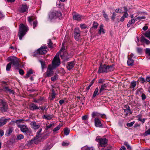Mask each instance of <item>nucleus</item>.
I'll use <instances>...</instances> for the list:
<instances>
[{
	"instance_id": "nucleus-21",
	"label": "nucleus",
	"mask_w": 150,
	"mask_h": 150,
	"mask_svg": "<svg viewBox=\"0 0 150 150\" xmlns=\"http://www.w3.org/2000/svg\"><path fill=\"white\" fill-rule=\"evenodd\" d=\"M52 93L50 96L49 97V99L50 100H52L55 98V96L56 95L55 93V91L54 89H53L52 90Z\"/></svg>"
},
{
	"instance_id": "nucleus-4",
	"label": "nucleus",
	"mask_w": 150,
	"mask_h": 150,
	"mask_svg": "<svg viewBox=\"0 0 150 150\" xmlns=\"http://www.w3.org/2000/svg\"><path fill=\"white\" fill-rule=\"evenodd\" d=\"M47 46L45 45L42 46L40 48L37 50V51L34 52L33 56L35 57L38 54L43 55L46 54L47 52Z\"/></svg>"
},
{
	"instance_id": "nucleus-61",
	"label": "nucleus",
	"mask_w": 150,
	"mask_h": 150,
	"mask_svg": "<svg viewBox=\"0 0 150 150\" xmlns=\"http://www.w3.org/2000/svg\"><path fill=\"white\" fill-rule=\"evenodd\" d=\"M19 72L21 75H23L24 74V72L23 70L21 69H19Z\"/></svg>"
},
{
	"instance_id": "nucleus-44",
	"label": "nucleus",
	"mask_w": 150,
	"mask_h": 150,
	"mask_svg": "<svg viewBox=\"0 0 150 150\" xmlns=\"http://www.w3.org/2000/svg\"><path fill=\"white\" fill-rule=\"evenodd\" d=\"M11 64L10 62L8 63L6 67V70L7 71H9L10 70V69L11 67Z\"/></svg>"
},
{
	"instance_id": "nucleus-29",
	"label": "nucleus",
	"mask_w": 150,
	"mask_h": 150,
	"mask_svg": "<svg viewBox=\"0 0 150 150\" xmlns=\"http://www.w3.org/2000/svg\"><path fill=\"white\" fill-rule=\"evenodd\" d=\"M16 124L17 125V127H18V125H19V124L21 123H25V120L23 119H18L16 120Z\"/></svg>"
},
{
	"instance_id": "nucleus-33",
	"label": "nucleus",
	"mask_w": 150,
	"mask_h": 150,
	"mask_svg": "<svg viewBox=\"0 0 150 150\" xmlns=\"http://www.w3.org/2000/svg\"><path fill=\"white\" fill-rule=\"evenodd\" d=\"M136 85V81H133L131 82V85L130 88L132 89L134 88Z\"/></svg>"
},
{
	"instance_id": "nucleus-35",
	"label": "nucleus",
	"mask_w": 150,
	"mask_h": 150,
	"mask_svg": "<svg viewBox=\"0 0 150 150\" xmlns=\"http://www.w3.org/2000/svg\"><path fill=\"white\" fill-rule=\"evenodd\" d=\"M43 117L45 119H46L47 120H50L52 117V116L50 115H44L43 116Z\"/></svg>"
},
{
	"instance_id": "nucleus-42",
	"label": "nucleus",
	"mask_w": 150,
	"mask_h": 150,
	"mask_svg": "<svg viewBox=\"0 0 150 150\" xmlns=\"http://www.w3.org/2000/svg\"><path fill=\"white\" fill-rule=\"evenodd\" d=\"M124 144L126 146L127 149H128V150H131V146L128 144V143L127 142H124Z\"/></svg>"
},
{
	"instance_id": "nucleus-22",
	"label": "nucleus",
	"mask_w": 150,
	"mask_h": 150,
	"mask_svg": "<svg viewBox=\"0 0 150 150\" xmlns=\"http://www.w3.org/2000/svg\"><path fill=\"white\" fill-rule=\"evenodd\" d=\"M55 13L53 11L50 12L49 15V18L52 20L53 19L56 18V16H55Z\"/></svg>"
},
{
	"instance_id": "nucleus-47",
	"label": "nucleus",
	"mask_w": 150,
	"mask_h": 150,
	"mask_svg": "<svg viewBox=\"0 0 150 150\" xmlns=\"http://www.w3.org/2000/svg\"><path fill=\"white\" fill-rule=\"evenodd\" d=\"M62 125H58L53 130V132H56L57 131L59 130L60 128L61 127Z\"/></svg>"
},
{
	"instance_id": "nucleus-55",
	"label": "nucleus",
	"mask_w": 150,
	"mask_h": 150,
	"mask_svg": "<svg viewBox=\"0 0 150 150\" xmlns=\"http://www.w3.org/2000/svg\"><path fill=\"white\" fill-rule=\"evenodd\" d=\"M37 24L38 22L37 21H35L33 22V28H35L37 26Z\"/></svg>"
},
{
	"instance_id": "nucleus-51",
	"label": "nucleus",
	"mask_w": 150,
	"mask_h": 150,
	"mask_svg": "<svg viewBox=\"0 0 150 150\" xmlns=\"http://www.w3.org/2000/svg\"><path fill=\"white\" fill-rule=\"evenodd\" d=\"M99 115V113L96 112H93L92 114V116L93 117H94L96 116H98Z\"/></svg>"
},
{
	"instance_id": "nucleus-58",
	"label": "nucleus",
	"mask_w": 150,
	"mask_h": 150,
	"mask_svg": "<svg viewBox=\"0 0 150 150\" xmlns=\"http://www.w3.org/2000/svg\"><path fill=\"white\" fill-rule=\"evenodd\" d=\"M9 89L8 87H4L3 88L2 90L5 92H8Z\"/></svg>"
},
{
	"instance_id": "nucleus-19",
	"label": "nucleus",
	"mask_w": 150,
	"mask_h": 150,
	"mask_svg": "<svg viewBox=\"0 0 150 150\" xmlns=\"http://www.w3.org/2000/svg\"><path fill=\"white\" fill-rule=\"evenodd\" d=\"M73 18L74 20L80 21L83 18V17L79 14H76L73 16Z\"/></svg>"
},
{
	"instance_id": "nucleus-31",
	"label": "nucleus",
	"mask_w": 150,
	"mask_h": 150,
	"mask_svg": "<svg viewBox=\"0 0 150 150\" xmlns=\"http://www.w3.org/2000/svg\"><path fill=\"white\" fill-rule=\"evenodd\" d=\"M103 25L102 24L100 25V29L99 30V33L100 35L101 33H102L104 34L105 33L104 30L103 28Z\"/></svg>"
},
{
	"instance_id": "nucleus-59",
	"label": "nucleus",
	"mask_w": 150,
	"mask_h": 150,
	"mask_svg": "<svg viewBox=\"0 0 150 150\" xmlns=\"http://www.w3.org/2000/svg\"><path fill=\"white\" fill-rule=\"evenodd\" d=\"M134 123V122H131L130 123H127V125L129 127H131L133 126Z\"/></svg>"
},
{
	"instance_id": "nucleus-57",
	"label": "nucleus",
	"mask_w": 150,
	"mask_h": 150,
	"mask_svg": "<svg viewBox=\"0 0 150 150\" xmlns=\"http://www.w3.org/2000/svg\"><path fill=\"white\" fill-rule=\"evenodd\" d=\"M9 89L8 87H4L3 88L2 90L5 92H8Z\"/></svg>"
},
{
	"instance_id": "nucleus-48",
	"label": "nucleus",
	"mask_w": 150,
	"mask_h": 150,
	"mask_svg": "<svg viewBox=\"0 0 150 150\" xmlns=\"http://www.w3.org/2000/svg\"><path fill=\"white\" fill-rule=\"evenodd\" d=\"M24 136L22 134H19L17 136V139L18 140H21L24 138Z\"/></svg>"
},
{
	"instance_id": "nucleus-12",
	"label": "nucleus",
	"mask_w": 150,
	"mask_h": 150,
	"mask_svg": "<svg viewBox=\"0 0 150 150\" xmlns=\"http://www.w3.org/2000/svg\"><path fill=\"white\" fill-rule=\"evenodd\" d=\"M60 57L64 61H67L69 59V55L67 52H64L62 54H61V53H60Z\"/></svg>"
},
{
	"instance_id": "nucleus-1",
	"label": "nucleus",
	"mask_w": 150,
	"mask_h": 150,
	"mask_svg": "<svg viewBox=\"0 0 150 150\" xmlns=\"http://www.w3.org/2000/svg\"><path fill=\"white\" fill-rule=\"evenodd\" d=\"M28 30V28L27 26H25L23 23L20 24L19 27V32L18 34L20 40H22V38L26 34Z\"/></svg>"
},
{
	"instance_id": "nucleus-41",
	"label": "nucleus",
	"mask_w": 150,
	"mask_h": 150,
	"mask_svg": "<svg viewBox=\"0 0 150 150\" xmlns=\"http://www.w3.org/2000/svg\"><path fill=\"white\" fill-rule=\"evenodd\" d=\"M58 75L57 74H55L53 76L51 77V79L52 81H54L57 79Z\"/></svg>"
},
{
	"instance_id": "nucleus-43",
	"label": "nucleus",
	"mask_w": 150,
	"mask_h": 150,
	"mask_svg": "<svg viewBox=\"0 0 150 150\" xmlns=\"http://www.w3.org/2000/svg\"><path fill=\"white\" fill-rule=\"evenodd\" d=\"M116 15L117 14L115 12H114L113 13L112 15L111 16V19L113 21H114Z\"/></svg>"
},
{
	"instance_id": "nucleus-50",
	"label": "nucleus",
	"mask_w": 150,
	"mask_h": 150,
	"mask_svg": "<svg viewBox=\"0 0 150 150\" xmlns=\"http://www.w3.org/2000/svg\"><path fill=\"white\" fill-rule=\"evenodd\" d=\"M98 24L97 22L94 21L93 25V27L95 28H97L98 27Z\"/></svg>"
},
{
	"instance_id": "nucleus-15",
	"label": "nucleus",
	"mask_w": 150,
	"mask_h": 150,
	"mask_svg": "<svg viewBox=\"0 0 150 150\" xmlns=\"http://www.w3.org/2000/svg\"><path fill=\"white\" fill-rule=\"evenodd\" d=\"M75 63L74 61L68 62L67 65V68L69 70H70L74 66Z\"/></svg>"
},
{
	"instance_id": "nucleus-32",
	"label": "nucleus",
	"mask_w": 150,
	"mask_h": 150,
	"mask_svg": "<svg viewBox=\"0 0 150 150\" xmlns=\"http://www.w3.org/2000/svg\"><path fill=\"white\" fill-rule=\"evenodd\" d=\"M102 13H103V17L105 18V20L107 21H108L109 20V19L108 17V16L105 13V11L104 10H103L102 11Z\"/></svg>"
},
{
	"instance_id": "nucleus-52",
	"label": "nucleus",
	"mask_w": 150,
	"mask_h": 150,
	"mask_svg": "<svg viewBox=\"0 0 150 150\" xmlns=\"http://www.w3.org/2000/svg\"><path fill=\"white\" fill-rule=\"evenodd\" d=\"M145 18H146V17L145 16H141V17L138 16V17H137V18H135V20L136 21H137L138 20H140L142 19H145Z\"/></svg>"
},
{
	"instance_id": "nucleus-56",
	"label": "nucleus",
	"mask_w": 150,
	"mask_h": 150,
	"mask_svg": "<svg viewBox=\"0 0 150 150\" xmlns=\"http://www.w3.org/2000/svg\"><path fill=\"white\" fill-rule=\"evenodd\" d=\"M9 89L8 87H4L3 88L2 90L5 92H8Z\"/></svg>"
},
{
	"instance_id": "nucleus-39",
	"label": "nucleus",
	"mask_w": 150,
	"mask_h": 150,
	"mask_svg": "<svg viewBox=\"0 0 150 150\" xmlns=\"http://www.w3.org/2000/svg\"><path fill=\"white\" fill-rule=\"evenodd\" d=\"M95 79H94L92 80V81L91 82L90 84L86 88V90H88L91 87L94 81H95Z\"/></svg>"
},
{
	"instance_id": "nucleus-38",
	"label": "nucleus",
	"mask_w": 150,
	"mask_h": 150,
	"mask_svg": "<svg viewBox=\"0 0 150 150\" xmlns=\"http://www.w3.org/2000/svg\"><path fill=\"white\" fill-rule=\"evenodd\" d=\"M70 130L68 128L66 127L64 129V133L65 135H68L69 133Z\"/></svg>"
},
{
	"instance_id": "nucleus-3",
	"label": "nucleus",
	"mask_w": 150,
	"mask_h": 150,
	"mask_svg": "<svg viewBox=\"0 0 150 150\" xmlns=\"http://www.w3.org/2000/svg\"><path fill=\"white\" fill-rule=\"evenodd\" d=\"M7 60L8 61L10 62V63L15 67L17 68L20 66L19 59L16 57L13 56L9 57L8 58Z\"/></svg>"
},
{
	"instance_id": "nucleus-8",
	"label": "nucleus",
	"mask_w": 150,
	"mask_h": 150,
	"mask_svg": "<svg viewBox=\"0 0 150 150\" xmlns=\"http://www.w3.org/2000/svg\"><path fill=\"white\" fill-rule=\"evenodd\" d=\"M107 68V65H103L102 64H100L98 71V73L100 74L101 73H106L108 72Z\"/></svg>"
},
{
	"instance_id": "nucleus-5",
	"label": "nucleus",
	"mask_w": 150,
	"mask_h": 150,
	"mask_svg": "<svg viewBox=\"0 0 150 150\" xmlns=\"http://www.w3.org/2000/svg\"><path fill=\"white\" fill-rule=\"evenodd\" d=\"M8 106L6 101L4 100L1 99V112L2 113L7 111Z\"/></svg>"
},
{
	"instance_id": "nucleus-23",
	"label": "nucleus",
	"mask_w": 150,
	"mask_h": 150,
	"mask_svg": "<svg viewBox=\"0 0 150 150\" xmlns=\"http://www.w3.org/2000/svg\"><path fill=\"white\" fill-rule=\"evenodd\" d=\"M33 74V70L32 69H30L27 72V73L24 77L25 78H28L31 75Z\"/></svg>"
},
{
	"instance_id": "nucleus-9",
	"label": "nucleus",
	"mask_w": 150,
	"mask_h": 150,
	"mask_svg": "<svg viewBox=\"0 0 150 150\" xmlns=\"http://www.w3.org/2000/svg\"><path fill=\"white\" fill-rule=\"evenodd\" d=\"M60 59L59 57L56 55L52 62V65L55 67H57L60 65Z\"/></svg>"
},
{
	"instance_id": "nucleus-45",
	"label": "nucleus",
	"mask_w": 150,
	"mask_h": 150,
	"mask_svg": "<svg viewBox=\"0 0 150 150\" xmlns=\"http://www.w3.org/2000/svg\"><path fill=\"white\" fill-rule=\"evenodd\" d=\"M137 50L138 53L142 54L143 52V49L140 47H137Z\"/></svg>"
},
{
	"instance_id": "nucleus-64",
	"label": "nucleus",
	"mask_w": 150,
	"mask_h": 150,
	"mask_svg": "<svg viewBox=\"0 0 150 150\" xmlns=\"http://www.w3.org/2000/svg\"><path fill=\"white\" fill-rule=\"evenodd\" d=\"M88 118V115H85L83 116L82 117V119L83 120H87Z\"/></svg>"
},
{
	"instance_id": "nucleus-20",
	"label": "nucleus",
	"mask_w": 150,
	"mask_h": 150,
	"mask_svg": "<svg viewBox=\"0 0 150 150\" xmlns=\"http://www.w3.org/2000/svg\"><path fill=\"white\" fill-rule=\"evenodd\" d=\"M107 86V84L105 83L102 85L100 87H99V93H101L103 91L106 90V88Z\"/></svg>"
},
{
	"instance_id": "nucleus-34",
	"label": "nucleus",
	"mask_w": 150,
	"mask_h": 150,
	"mask_svg": "<svg viewBox=\"0 0 150 150\" xmlns=\"http://www.w3.org/2000/svg\"><path fill=\"white\" fill-rule=\"evenodd\" d=\"M48 47L50 48H53V43L50 39H49L47 41Z\"/></svg>"
},
{
	"instance_id": "nucleus-30",
	"label": "nucleus",
	"mask_w": 150,
	"mask_h": 150,
	"mask_svg": "<svg viewBox=\"0 0 150 150\" xmlns=\"http://www.w3.org/2000/svg\"><path fill=\"white\" fill-rule=\"evenodd\" d=\"M129 14L128 13H124L123 16L120 18V21L121 22H123L125 18L128 17Z\"/></svg>"
},
{
	"instance_id": "nucleus-40",
	"label": "nucleus",
	"mask_w": 150,
	"mask_h": 150,
	"mask_svg": "<svg viewBox=\"0 0 150 150\" xmlns=\"http://www.w3.org/2000/svg\"><path fill=\"white\" fill-rule=\"evenodd\" d=\"M40 62L41 65V68L42 70H43L45 68V62L42 61V60H40Z\"/></svg>"
},
{
	"instance_id": "nucleus-11",
	"label": "nucleus",
	"mask_w": 150,
	"mask_h": 150,
	"mask_svg": "<svg viewBox=\"0 0 150 150\" xmlns=\"http://www.w3.org/2000/svg\"><path fill=\"white\" fill-rule=\"evenodd\" d=\"M11 120L10 118H6L4 117L1 118V126H3Z\"/></svg>"
},
{
	"instance_id": "nucleus-27",
	"label": "nucleus",
	"mask_w": 150,
	"mask_h": 150,
	"mask_svg": "<svg viewBox=\"0 0 150 150\" xmlns=\"http://www.w3.org/2000/svg\"><path fill=\"white\" fill-rule=\"evenodd\" d=\"M98 91H99V89H98V87L96 88V89L93 93V95L92 96V98H94L96 96V95H98L99 94V93H100L99 92V93L98 92Z\"/></svg>"
},
{
	"instance_id": "nucleus-18",
	"label": "nucleus",
	"mask_w": 150,
	"mask_h": 150,
	"mask_svg": "<svg viewBox=\"0 0 150 150\" xmlns=\"http://www.w3.org/2000/svg\"><path fill=\"white\" fill-rule=\"evenodd\" d=\"M95 124L96 127H100L102 125L100 121L98 118H96L95 119Z\"/></svg>"
},
{
	"instance_id": "nucleus-26",
	"label": "nucleus",
	"mask_w": 150,
	"mask_h": 150,
	"mask_svg": "<svg viewBox=\"0 0 150 150\" xmlns=\"http://www.w3.org/2000/svg\"><path fill=\"white\" fill-rule=\"evenodd\" d=\"M140 41L141 42H145L147 45H148L150 43V42L148 40L146 39L144 36H142L141 37Z\"/></svg>"
},
{
	"instance_id": "nucleus-36",
	"label": "nucleus",
	"mask_w": 150,
	"mask_h": 150,
	"mask_svg": "<svg viewBox=\"0 0 150 150\" xmlns=\"http://www.w3.org/2000/svg\"><path fill=\"white\" fill-rule=\"evenodd\" d=\"M144 35L146 37L148 38L150 40V30H148Z\"/></svg>"
},
{
	"instance_id": "nucleus-14",
	"label": "nucleus",
	"mask_w": 150,
	"mask_h": 150,
	"mask_svg": "<svg viewBox=\"0 0 150 150\" xmlns=\"http://www.w3.org/2000/svg\"><path fill=\"white\" fill-rule=\"evenodd\" d=\"M107 142L108 140L106 138H101L99 142L100 146L105 147L107 146Z\"/></svg>"
},
{
	"instance_id": "nucleus-53",
	"label": "nucleus",
	"mask_w": 150,
	"mask_h": 150,
	"mask_svg": "<svg viewBox=\"0 0 150 150\" xmlns=\"http://www.w3.org/2000/svg\"><path fill=\"white\" fill-rule=\"evenodd\" d=\"M150 135V128L146 131L144 133L145 136H146L148 135Z\"/></svg>"
},
{
	"instance_id": "nucleus-6",
	"label": "nucleus",
	"mask_w": 150,
	"mask_h": 150,
	"mask_svg": "<svg viewBox=\"0 0 150 150\" xmlns=\"http://www.w3.org/2000/svg\"><path fill=\"white\" fill-rule=\"evenodd\" d=\"M81 31L79 28H77L74 29V37L76 41H79L81 39Z\"/></svg>"
},
{
	"instance_id": "nucleus-7",
	"label": "nucleus",
	"mask_w": 150,
	"mask_h": 150,
	"mask_svg": "<svg viewBox=\"0 0 150 150\" xmlns=\"http://www.w3.org/2000/svg\"><path fill=\"white\" fill-rule=\"evenodd\" d=\"M53 68L52 66L51 65H49L46 72L45 77H49L52 76L54 73V72L53 71Z\"/></svg>"
},
{
	"instance_id": "nucleus-17",
	"label": "nucleus",
	"mask_w": 150,
	"mask_h": 150,
	"mask_svg": "<svg viewBox=\"0 0 150 150\" xmlns=\"http://www.w3.org/2000/svg\"><path fill=\"white\" fill-rule=\"evenodd\" d=\"M30 125L32 128L35 129H37L39 128L40 125L39 124H37L35 122L33 121L30 123Z\"/></svg>"
},
{
	"instance_id": "nucleus-54",
	"label": "nucleus",
	"mask_w": 150,
	"mask_h": 150,
	"mask_svg": "<svg viewBox=\"0 0 150 150\" xmlns=\"http://www.w3.org/2000/svg\"><path fill=\"white\" fill-rule=\"evenodd\" d=\"M13 130V129L12 128H9L6 132L8 135H9L11 133H12Z\"/></svg>"
},
{
	"instance_id": "nucleus-25",
	"label": "nucleus",
	"mask_w": 150,
	"mask_h": 150,
	"mask_svg": "<svg viewBox=\"0 0 150 150\" xmlns=\"http://www.w3.org/2000/svg\"><path fill=\"white\" fill-rule=\"evenodd\" d=\"M54 12L55 13V16H56V18H60L62 16V14L61 12L59 11H54Z\"/></svg>"
},
{
	"instance_id": "nucleus-10",
	"label": "nucleus",
	"mask_w": 150,
	"mask_h": 150,
	"mask_svg": "<svg viewBox=\"0 0 150 150\" xmlns=\"http://www.w3.org/2000/svg\"><path fill=\"white\" fill-rule=\"evenodd\" d=\"M28 7L26 4H23L20 6L18 8V11L21 13L26 12L28 10Z\"/></svg>"
},
{
	"instance_id": "nucleus-13",
	"label": "nucleus",
	"mask_w": 150,
	"mask_h": 150,
	"mask_svg": "<svg viewBox=\"0 0 150 150\" xmlns=\"http://www.w3.org/2000/svg\"><path fill=\"white\" fill-rule=\"evenodd\" d=\"M124 108L125 109H124V110L125 112H126V114L128 115L129 114H131L132 113L129 106L128 105H125Z\"/></svg>"
},
{
	"instance_id": "nucleus-28",
	"label": "nucleus",
	"mask_w": 150,
	"mask_h": 150,
	"mask_svg": "<svg viewBox=\"0 0 150 150\" xmlns=\"http://www.w3.org/2000/svg\"><path fill=\"white\" fill-rule=\"evenodd\" d=\"M114 64H112L110 66L107 65L108 72L110 71H113L114 69Z\"/></svg>"
},
{
	"instance_id": "nucleus-63",
	"label": "nucleus",
	"mask_w": 150,
	"mask_h": 150,
	"mask_svg": "<svg viewBox=\"0 0 150 150\" xmlns=\"http://www.w3.org/2000/svg\"><path fill=\"white\" fill-rule=\"evenodd\" d=\"M15 123H16V120L12 121L9 123V125H15Z\"/></svg>"
},
{
	"instance_id": "nucleus-62",
	"label": "nucleus",
	"mask_w": 150,
	"mask_h": 150,
	"mask_svg": "<svg viewBox=\"0 0 150 150\" xmlns=\"http://www.w3.org/2000/svg\"><path fill=\"white\" fill-rule=\"evenodd\" d=\"M105 81V79H99L98 81V82L100 83H103Z\"/></svg>"
},
{
	"instance_id": "nucleus-49",
	"label": "nucleus",
	"mask_w": 150,
	"mask_h": 150,
	"mask_svg": "<svg viewBox=\"0 0 150 150\" xmlns=\"http://www.w3.org/2000/svg\"><path fill=\"white\" fill-rule=\"evenodd\" d=\"M28 21L30 24H31V22L34 21V18L33 17L29 16L28 17Z\"/></svg>"
},
{
	"instance_id": "nucleus-24",
	"label": "nucleus",
	"mask_w": 150,
	"mask_h": 150,
	"mask_svg": "<svg viewBox=\"0 0 150 150\" xmlns=\"http://www.w3.org/2000/svg\"><path fill=\"white\" fill-rule=\"evenodd\" d=\"M134 63V60L131 58H129L127 61V64L129 66H132Z\"/></svg>"
},
{
	"instance_id": "nucleus-37",
	"label": "nucleus",
	"mask_w": 150,
	"mask_h": 150,
	"mask_svg": "<svg viewBox=\"0 0 150 150\" xmlns=\"http://www.w3.org/2000/svg\"><path fill=\"white\" fill-rule=\"evenodd\" d=\"M145 52L146 54L149 57V58L150 59V48H146L145 50Z\"/></svg>"
},
{
	"instance_id": "nucleus-2",
	"label": "nucleus",
	"mask_w": 150,
	"mask_h": 150,
	"mask_svg": "<svg viewBox=\"0 0 150 150\" xmlns=\"http://www.w3.org/2000/svg\"><path fill=\"white\" fill-rule=\"evenodd\" d=\"M18 127L20 128L21 131L28 137H29L32 133L30 129L28 128L26 125H18Z\"/></svg>"
},
{
	"instance_id": "nucleus-46",
	"label": "nucleus",
	"mask_w": 150,
	"mask_h": 150,
	"mask_svg": "<svg viewBox=\"0 0 150 150\" xmlns=\"http://www.w3.org/2000/svg\"><path fill=\"white\" fill-rule=\"evenodd\" d=\"M30 144L35 143V144H37V140H36L35 139H31L29 143Z\"/></svg>"
},
{
	"instance_id": "nucleus-16",
	"label": "nucleus",
	"mask_w": 150,
	"mask_h": 150,
	"mask_svg": "<svg viewBox=\"0 0 150 150\" xmlns=\"http://www.w3.org/2000/svg\"><path fill=\"white\" fill-rule=\"evenodd\" d=\"M29 109L31 110H34L39 109V107L37 106L34 103H31L29 105Z\"/></svg>"
},
{
	"instance_id": "nucleus-60",
	"label": "nucleus",
	"mask_w": 150,
	"mask_h": 150,
	"mask_svg": "<svg viewBox=\"0 0 150 150\" xmlns=\"http://www.w3.org/2000/svg\"><path fill=\"white\" fill-rule=\"evenodd\" d=\"M80 26L82 29H85L87 28L86 26L84 24H80Z\"/></svg>"
}]
</instances>
